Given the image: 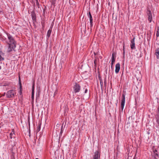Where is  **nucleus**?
Returning a JSON list of instances; mask_svg holds the SVG:
<instances>
[{"mask_svg":"<svg viewBox=\"0 0 159 159\" xmlns=\"http://www.w3.org/2000/svg\"><path fill=\"white\" fill-rule=\"evenodd\" d=\"M41 124L39 123V124L38 126L37 127V132H39V131L40 130V128H41Z\"/></svg>","mask_w":159,"mask_h":159,"instance_id":"obj_19","label":"nucleus"},{"mask_svg":"<svg viewBox=\"0 0 159 159\" xmlns=\"http://www.w3.org/2000/svg\"><path fill=\"white\" fill-rule=\"evenodd\" d=\"M125 94L123 93L122 94L121 98V103L120 107L121 109V112H123V110L124 108V107L125 104Z\"/></svg>","mask_w":159,"mask_h":159,"instance_id":"obj_4","label":"nucleus"},{"mask_svg":"<svg viewBox=\"0 0 159 159\" xmlns=\"http://www.w3.org/2000/svg\"><path fill=\"white\" fill-rule=\"evenodd\" d=\"M19 83L20 85V91L19 92V94L20 96H21V98H22L23 97L22 95V86H21V82L20 78V77H19Z\"/></svg>","mask_w":159,"mask_h":159,"instance_id":"obj_10","label":"nucleus"},{"mask_svg":"<svg viewBox=\"0 0 159 159\" xmlns=\"http://www.w3.org/2000/svg\"><path fill=\"white\" fill-rule=\"evenodd\" d=\"M147 15L148 16V20L150 22H151L152 20V12L148 8L147 9Z\"/></svg>","mask_w":159,"mask_h":159,"instance_id":"obj_7","label":"nucleus"},{"mask_svg":"<svg viewBox=\"0 0 159 159\" xmlns=\"http://www.w3.org/2000/svg\"><path fill=\"white\" fill-rule=\"evenodd\" d=\"M39 94H38V97H39Z\"/></svg>","mask_w":159,"mask_h":159,"instance_id":"obj_39","label":"nucleus"},{"mask_svg":"<svg viewBox=\"0 0 159 159\" xmlns=\"http://www.w3.org/2000/svg\"><path fill=\"white\" fill-rule=\"evenodd\" d=\"M114 62H115V61H113V62H112V61H111V67H112L114 63Z\"/></svg>","mask_w":159,"mask_h":159,"instance_id":"obj_29","label":"nucleus"},{"mask_svg":"<svg viewBox=\"0 0 159 159\" xmlns=\"http://www.w3.org/2000/svg\"><path fill=\"white\" fill-rule=\"evenodd\" d=\"M1 69V66H0V70Z\"/></svg>","mask_w":159,"mask_h":159,"instance_id":"obj_38","label":"nucleus"},{"mask_svg":"<svg viewBox=\"0 0 159 159\" xmlns=\"http://www.w3.org/2000/svg\"><path fill=\"white\" fill-rule=\"evenodd\" d=\"M123 52H124V51H125V46H124H124H123Z\"/></svg>","mask_w":159,"mask_h":159,"instance_id":"obj_33","label":"nucleus"},{"mask_svg":"<svg viewBox=\"0 0 159 159\" xmlns=\"http://www.w3.org/2000/svg\"><path fill=\"white\" fill-rule=\"evenodd\" d=\"M100 83L101 88L102 90V92L103 90L102 89V87L103 86V83L102 79H100Z\"/></svg>","mask_w":159,"mask_h":159,"instance_id":"obj_18","label":"nucleus"},{"mask_svg":"<svg viewBox=\"0 0 159 159\" xmlns=\"http://www.w3.org/2000/svg\"><path fill=\"white\" fill-rule=\"evenodd\" d=\"M159 36V27H158L157 28L156 32V36L158 37Z\"/></svg>","mask_w":159,"mask_h":159,"instance_id":"obj_20","label":"nucleus"},{"mask_svg":"<svg viewBox=\"0 0 159 159\" xmlns=\"http://www.w3.org/2000/svg\"><path fill=\"white\" fill-rule=\"evenodd\" d=\"M153 153L152 154V159H159V156L157 153V150L155 149L153 151Z\"/></svg>","mask_w":159,"mask_h":159,"instance_id":"obj_6","label":"nucleus"},{"mask_svg":"<svg viewBox=\"0 0 159 159\" xmlns=\"http://www.w3.org/2000/svg\"><path fill=\"white\" fill-rule=\"evenodd\" d=\"M135 38L134 37L131 40V44L130 45V47L131 49H135V43H134V39Z\"/></svg>","mask_w":159,"mask_h":159,"instance_id":"obj_11","label":"nucleus"},{"mask_svg":"<svg viewBox=\"0 0 159 159\" xmlns=\"http://www.w3.org/2000/svg\"><path fill=\"white\" fill-rule=\"evenodd\" d=\"M156 55L157 59H159V48L156 50Z\"/></svg>","mask_w":159,"mask_h":159,"instance_id":"obj_15","label":"nucleus"},{"mask_svg":"<svg viewBox=\"0 0 159 159\" xmlns=\"http://www.w3.org/2000/svg\"><path fill=\"white\" fill-rule=\"evenodd\" d=\"M45 21L43 20V21H42L41 22V24L42 26V29L43 30H44L45 27Z\"/></svg>","mask_w":159,"mask_h":159,"instance_id":"obj_17","label":"nucleus"},{"mask_svg":"<svg viewBox=\"0 0 159 159\" xmlns=\"http://www.w3.org/2000/svg\"><path fill=\"white\" fill-rule=\"evenodd\" d=\"M7 38L9 42H7L8 45V47L7 49V52H9L15 50L16 48V42L14 38L10 34L7 33Z\"/></svg>","mask_w":159,"mask_h":159,"instance_id":"obj_1","label":"nucleus"},{"mask_svg":"<svg viewBox=\"0 0 159 159\" xmlns=\"http://www.w3.org/2000/svg\"><path fill=\"white\" fill-rule=\"evenodd\" d=\"M34 84H33L32 86V91L34 92Z\"/></svg>","mask_w":159,"mask_h":159,"instance_id":"obj_24","label":"nucleus"},{"mask_svg":"<svg viewBox=\"0 0 159 159\" xmlns=\"http://www.w3.org/2000/svg\"><path fill=\"white\" fill-rule=\"evenodd\" d=\"M101 156L100 152L99 151L98 149L94 152V155L92 159H100Z\"/></svg>","mask_w":159,"mask_h":159,"instance_id":"obj_5","label":"nucleus"},{"mask_svg":"<svg viewBox=\"0 0 159 159\" xmlns=\"http://www.w3.org/2000/svg\"><path fill=\"white\" fill-rule=\"evenodd\" d=\"M84 89H85V90H84V93H87V91H88V89H86H86H85V88H84Z\"/></svg>","mask_w":159,"mask_h":159,"instance_id":"obj_28","label":"nucleus"},{"mask_svg":"<svg viewBox=\"0 0 159 159\" xmlns=\"http://www.w3.org/2000/svg\"><path fill=\"white\" fill-rule=\"evenodd\" d=\"M104 85L106 87V86L107 85V81L106 79V78L104 79Z\"/></svg>","mask_w":159,"mask_h":159,"instance_id":"obj_23","label":"nucleus"},{"mask_svg":"<svg viewBox=\"0 0 159 159\" xmlns=\"http://www.w3.org/2000/svg\"><path fill=\"white\" fill-rule=\"evenodd\" d=\"M73 92L76 93L80 92L81 89V87L78 83L75 82L73 87Z\"/></svg>","mask_w":159,"mask_h":159,"instance_id":"obj_2","label":"nucleus"},{"mask_svg":"<svg viewBox=\"0 0 159 159\" xmlns=\"http://www.w3.org/2000/svg\"><path fill=\"white\" fill-rule=\"evenodd\" d=\"M16 92L14 90H9L7 92L6 95L8 98H13L14 97Z\"/></svg>","mask_w":159,"mask_h":159,"instance_id":"obj_3","label":"nucleus"},{"mask_svg":"<svg viewBox=\"0 0 159 159\" xmlns=\"http://www.w3.org/2000/svg\"><path fill=\"white\" fill-rule=\"evenodd\" d=\"M34 92L32 91L31 98L32 100H34Z\"/></svg>","mask_w":159,"mask_h":159,"instance_id":"obj_22","label":"nucleus"},{"mask_svg":"<svg viewBox=\"0 0 159 159\" xmlns=\"http://www.w3.org/2000/svg\"><path fill=\"white\" fill-rule=\"evenodd\" d=\"M52 26H53L52 25V27H51H51H50V29H51L52 30Z\"/></svg>","mask_w":159,"mask_h":159,"instance_id":"obj_36","label":"nucleus"},{"mask_svg":"<svg viewBox=\"0 0 159 159\" xmlns=\"http://www.w3.org/2000/svg\"><path fill=\"white\" fill-rule=\"evenodd\" d=\"M120 69V64L118 63L116 65L115 72L116 74L119 73Z\"/></svg>","mask_w":159,"mask_h":159,"instance_id":"obj_12","label":"nucleus"},{"mask_svg":"<svg viewBox=\"0 0 159 159\" xmlns=\"http://www.w3.org/2000/svg\"><path fill=\"white\" fill-rule=\"evenodd\" d=\"M52 32V29H50L48 31L47 34V39H48L50 37L51 33Z\"/></svg>","mask_w":159,"mask_h":159,"instance_id":"obj_14","label":"nucleus"},{"mask_svg":"<svg viewBox=\"0 0 159 159\" xmlns=\"http://www.w3.org/2000/svg\"><path fill=\"white\" fill-rule=\"evenodd\" d=\"M62 127H63V126H61V132H60V135L59 136H61L62 133L63 132V130L62 129Z\"/></svg>","mask_w":159,"mask_h":159,"instance_id":"obj_27","label":"nucleus"},{"mask_svg":"<svg viewBox=\"0 0 159 159\" xmlns=\"http://www.w3.org/2000/svg\"><path fill=\"white\" fill-rule=\"evenodd\" d=\"M8 84H8V83H5V84H4V86H8Z\"/></svg>","mask_w":159,"mask_h":159,"instance_id":"obj_31","label":"nucleus"},{"mask_svg":"<svg viewBox=\"0 0 159 159\" xmlns=\"http://www.w3.org/2000/svg\"><path fill=\"white\" fill-rule=\"evenodd\" d=\"M5 93H4V95H5Z\"/></svg>","mask_w":159,"mask_h":159,"instance_id":"obj_42","label":"nucleus"},{"mask_svg":"<svg viewBox=\"0 0 159 159\" xmlns=\"http://www.w3.org/2000/svg\"><path fill=\"white\" fill-rule=\"evenodd\" d=\"M84 24H85V27H86V21H84Z\"/></svg>","mask_w":159,"mask_h":159,"instance_id":"obj_34","label":"nucleus"},{"mask_svg":"<svg viewBox=\"0 0 159 159\" xmlns=\"http://www.w3.org/2000/svg\"><path fill=\"white\" fill-rule=\"evenodd\" d=\"M35 1H36V2L37 1H38V0H35Z\"/></svg>","mask_w":159,"mask_h":159,"instance_id":"obj_40","label":"nucleus"},{"mask_svg":"<svg viewBox=\"0 0 159 159\" xmlns=\"http://www.w3.org/2000/svg\"><path fill=\"white\" fill-rule=\"evenodd\" d=\"M4 53L1 51H0V61H3L4 58Z\"/></svg>","mask_w":159,"mask_h":159,"instance_id":"obj_13","label":"nucleus"},{"mask_svg":"<svg viewBox=\"0 0 159 159\" xmlns=\"http://www.w3.org/2000/svg\"><path fill=\"white\" fill-rule=\"evenodd\" d=\"M88 16L89 18L90 23V29L92 30V28L93 26V18L91 14L90 11L88 13Z\"/></svg>","mask_w":159,"mask_h":159,"instance_id":"obj_8","label":"nucleus"},{"mask_svg":"<svg viewBox=\"0 0 159 159\" xmlns=\"http://www.w3.org/2000/svg\"><path fill=\"white\" fill-rule=\"evenodd\" d=\"M13 134H14V132L13 130L10 134V139H11L12 138Z\"/></svg>","mask_w":159,"mask_h":159,"instance_id":"obj_21","label":"nucleus"},{"mask_svg":"<svg viewBox=\"0 0 159 159\" xmlns=\"http://www.w3.org/2000/svg\"><path fill=\"white\" fill-rule=\"evenodd\" d=\"M31 15L32 20L36 22V16L34 10H33L31 12Z\"/></svg>","mask_w":159,"mask_h":159,"instance_id":"obj_9","label":"nucleus"},{"mask_svg":"<svg viewBox=\"0 0 159 159\" xmlns=\"http://www.w3.org/2000/svg\"><path fill=\"white\" fill-rule=\"evenodd\" d=\"M125 51L123 52V57L124 58H125Z\"/></svg>","mask_w":159,"mask_h":159,"instance_id":"obj_32","label":"nucleus"},{"mask_svg":"<svg viewBox=\"0 0 159 159\" xmlns=\"http://www.w3.org/2000/svg\"><path fill=\"white\" fill-rule=\"evenodd\" d=\"M35 159H38V158H36Z\"/></svg>","mask_w":159,"mask_h":159,"instance_id":"obj_41","label":"nucleus"},{"mask_svg":"<svg viewBox=\"0 0 159 159\" xmlns=\"http://www.w3.org/2000/svg\"><path fill=\"white\" fill-rule=\"evenodd\" d=\"M98 78H99L100 81V79H102L100 74L99 75H98Z\"/></svg>","mask_w":159,"mask_h":159,"instance_id":"obj_30","label":"nucleus"},{"mask_svg":"<svg viewBox=\"0 0 159 159\" xmlns=\"http://www.w3.org/2000/svg\"><path fill=\"white\" fill-rule=\"evenodd\" d=\"M57 93V90H56L55 92H54V96H55V95Z\"/></svg>","mask_w":159,"mask_h":159,"instance_id":"obj_35","label":"nucleus"},{"mask_svg":"<svg viewBox=\"0 0 159 159\" xmlns=\"http://www.w3.org/2000/svg\"><path fill=\"white\" fill-rule=\"evenodd\" d=\"M115 59L116 56H115V53L114 52L113 53H112V55L111 61L112 62H113V61H115Z\"/></svg>","mask_w":159,"mask_h":159,"instance_id":"obj_16","label":"nucleus"},{"mask_svg":"<svg viewBox=\"0 0 159 159\" xmlns=\"http://www.w3.org/2000/svg\"><path fill=\"white\" fill-rule=\"evenodd\" d=\"M97 62V59H95L94 61V66H96V65Z\"/></svg>","mask_w":159,"mask_h":159,"instance_id":"obj_25","label":"nucleus"},{"mask_svg":"<svg viewBox=\"0 0 159 159\" xmlns=\"http://www.w3.org/2000/svg\"><path fill=\"white\" fill-rule=\"evenodd\" d=\"M94 55H95H95H96L97 53H96L94 52Z\"/></svg>","mask_w":159,"mask_h":159,"instance_id":"obj_37","label":"nucleus"},{"mask_svg":"<svg viewBox=\"0 0 159 159\" xmlns=\"http://www.w3.org/2000/svg\"><path fill=\"white\" fill-rule=\"evenodd\" d=\"M36 2V4L37 6L39 8V3L38 1H37Z\"/></svg>","mask_w":159,"mask_h":159,"instance_id":"obj_26","label":"nucleus"}]
</instances>
